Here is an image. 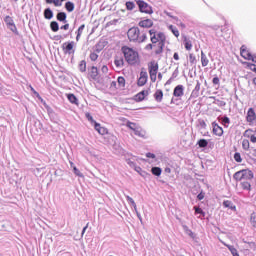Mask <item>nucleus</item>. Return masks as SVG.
<instances>
[{
  "label": "nucleus",
  "mask_w": 256,
  "mask_h": 256,
  "mask_svg": "<svg viewBox=\"0 0 256 256\" xmlns=\"http://www.w3.org/2000/svg\"><path fill=\"white\" fill-rule=\"evenodd\" d=\"M121 50L128 65H137L139 62V52L128 46H123Z\"/></svg>",
  "instance_id": "1"
},
{
  "label": "nucleus",
  "mask_w": 256,
  "mask_h": 256,
  "mask_svg": "<svg viewBox=\"0 0 256 256\" xmlns=\"http://www.w3.org/2000/svg\"><path fill=\"white\" fill-rule=\"evenodd\" d=\"M127 37L129 41H137L138 43H144V41H147V34L142 33L137 27H132L127 32Z\"/></svg>",
  "instance_id": "2"
},
{
  "label": "nucleus",
  "mask_w": 256,
  "mask_h": 256,
  "mask_svg": "<svg viewBox=\"0 0 256 256\" xmlns=\"http://www.w3.org/2000/svg\"><path fill=\"white\" fill-rule=\"evenodd\" d=\"M149 35H150V41L152 44L160 43L162 47L163 43L167 41V37L165 36V33L157 32L155 28L149 30Z\"/></svg>",
  "instance_id": "3"
},
{
  "label": "nucleus",
  "mask_w": 256,
  "mask_h": 256,
  "mask_svg": "<svg viewBox=\"0 0 256 256\" xmlns=\"http://www.w3.org/2000/svg\"><path fill=\"white\" fill-rule=\"evenodd\" d=\"M147 67L150 81L155 83L157 81V74L159 73V62L152 60L148 62Z\"/></svg>",
  "instance_id": "4"
},
{
  "label": "nucleus",
  "mask_w": 256,
  "mask_h": 256,
  "mask_svg": "<svg viewBox=\"0 0 256 256\" xmlns=\"http://www.w3.org/2000/svg\"><path fill=\"white\" fill-rule=\"evenodd\" d=\"M235 181H252L253 172L251 170H240L234 174Z\"/></svg>",
  "instance_id": "5"
},
{
  "label": "nucleus",
  "mask_w": 256,
  "mask_h": 256,
  "mask_svg": "<svg viewBox=\"0 0 256 256\" xmlns=\"http://www.w3.org/2000/svg\"><path fill=\"white\" fill-rule=\"evenodd\" d=\"M240 55L246 61H252V63H256V55L252 54L251 51L247 49L246 45L241 46Z\"/></svg>",
  "instance_id": "6"
},
{
  "label": "nucleus",
  "mask_w": 256,
  "mask_h": 256,
  "mask_svg": "<svg viewBox=\"0 0 256 256\" xmlns=\"http://www.w3.org/2000/svg\"><path fill=\"white\" fill-rule=\"evenodd\" d=\"M141 13H146L147 15H153V8L147 4L143 0H137L136 1Z\"/></svg>",
  "instance_id": "7"
},
{
  "label": "nucleus",
  "mask_w": 256,
  "mask_h": 256,
  "mask_svg": "<svg viewBox=\"0 0 256 256\" xmlns=\"http://www.w3.org/2000/svg\"><path fill=\"white\" fill-rule=\"evenodd\" d=\"M147 81H149V74L147 73L146 69L142 68L140 71V76L137 80V86L145 87V85H147Z\"/></svg>",
  "instance_id": "8"
},
{
  "label": "nucleus",
  "mask_w": 256,
  "mask_h": 256,
  "mask_svg": "<svg viewBox=\"0 0 256 256\" xmlns=\"http://www.w3.org/2000/svg\"><path fill=\"white\" fill-rule=\"evenodd\" d=\"M75 47V42H65L62 45V51L65 55H72V53H75V50L73 49Z\"/></svg>",
  "instance_id": "9"
},
{
  "label": "nucleus",
  "mask_w": 256,
  "mask_h": 256,
  "mask_svg": "<svg viewBox=\"0 0 256 256\" xmlns=\"http://www.w3.org/2000/svg\"><path fill=\"white\" fill-rule=\"evenodd\" d=\"M4 22L6 23V26L12 33H17V26L15 25V21H13V18L11 16H6L4 18Z\"/></svg>",
  "instance_id": "10"
},
{
  "label": "nucleus",
  "mask_w": 256,
  "mask_h": 256,
  "mask_svg": "<svg viewBox=\"0 0 256 256\" xmlns=\"http://www.w3.org/2000/svg\"><path fill=\"white\" fill-rule=\"evenodd\" d=\"M212 133L216 135V137H223V127L219 126L217 122L212 123Z\"/></svg>",
  "instance_id": "11"
},
{
  "label": "nucleus",
  "mask_w": 256,
  "mask_h": 256,
  "mask_svg": "<svg viewBox=\"0 0 256 256\" xmlns=\"http://www.w3.org/2000/svg\"><path fill=\"white\" fill-rule=\"evenodd\" d=\"M145 97H149V90H142L134 96V100L136 103H141V101H145Z\"/></svg>",
  "instance_id": "12"
},
{
  "label": "nucleus",
  "mask_w": 256,
  "mask_h": 256,
  "mask_svg": "<svg viewBox=\"0 0 256 256\" xmlns=\"http://www.w3.org/2000/svg\"><path fill=\"white\" fill-rule=\"evenodd\" d=\"M183 95H185V87L179 84L173 90V97L180 98V97H183Z\"/></svg>",
  "instance_id": "13"
},
{
  "label": "nucleus",
  "mask_w": 256,
  "mask_h": 256,
  "mask_svg": "<svg viewBox=\"0 0 256 256\" xmlns=\"http://www.w3.org/2000/svg\"><path fill=\"white\" fill-rule=\"evenodd\" d=\"M244 137L250 139L251 143H256V131L253 129H247L244 132Z\"/></svg>",
  "instance_id": "14"
},
{
  "label": "nucleus",
  "mask_w": 256,
  "mask_h": 256,
  "mask_svg": "<svg viewBox=\"0 0 256 256\" xmlns=\"http://www.w3.org/2000/svg\"><path fill=\"white\" fill-rule=\"evenodd\" d=\"M89 79H92V81H97L99 79V70L97 67L92 66L89 73H88Z\"/></svg>",
  "instance_id": "15"
},
{
  "label": "nucleus",
  "mask_w": 256,
  "mask_h": 256,
  "mask_svg": "<svg viewBox=\"0 0 256 256\" xmlns=\"http://www.w3.org/2000/svg\"><path fill=\"white\" fill-rule=\"evenodd\" d=\"M255 120H256L255 110L253 108H249L246 115V121L248 123H253V121Z\"/></svg>",
  "instance_id": "16"
},
{
  "label": "nucleus",
  "mask_w": 256,
  "mask_h": 256,
  "mask_svg": "<svg viewBox=\"0 0 256 256\" xmlns=\"http://www.w3.org/2000/svg\"><path fill=\"white\" fill-rule=\"evenodd\" d=\"M138 25H139V27H142L143 29H149V28L153 27V20L144 19V20H141L138 23Z\"/></svg>",
  "instance_id": "17"
},
{
  "label": "nucleus",
  "mask_w": 256,
  "mask_h": 256,
  "mask_svg": "<svg viewBox=\"0 0 256 256\" xmlns=\"http://www.w3.org/2000/svg\"><path fill=\"white\" fill-rule=\"evenodd\" d=\"M94 129H95V131H97V133H99V135H107L109 133L107 128L101 126V124H99V123H95Z\"/></svg>",
  "instance_id": "18"
},
{
  "label": "nucleus",
  "mask_w": 256,
  "mask_h": 256,
  "mask_svg": "<svg viewBox=\"0 0 256 256\" xmlns=\"http://www.w3.org/2000/svg\"><path fill=\"white\" fill-rule=\"evenodd\" d=\"M153 45H154L153 49H154L155 55H161V53H163L165 43H162V46H161L160 43H156V44H153Z\"/></svg>",
  "instance_id": "19"
},
{
  "label": "nucleus",
  "mask_w": 256,
  "mask_h": 256,
  "mask_svg": "<svg viewBox=\"0 0 256 256\" xmlns=\"http://www.w3.org/2000/svg\"><path fill=\"white\" fill-rule=\"evenodd\" d=\"M153 97L157 103H161V101H163V90L157 89Z\"/></svg>",
  "instance_id": "20"
},
{
  "label": "nucleus",
  "mask_w": 256,
  "mask_h": 256,
  "mask_svg": "<svg viewBox=\"0 0 256 256\" xmlns=\"http://www.w3.org/2000/svg\"><path fill=\"white\" fill-rule=\"evenodd\" d=\"M114 65H116L118 69H121V67L125 65V60H123V56H116L114 60Z\"/></svg>",
  "instance_id": "21"
},
{
  "label": "nucleus",
  "mask_w": 256,
  "mask_h": 256,
  "mask_svg": "<svg viewBox=\"0 0 256 256\" xmlns=\"http://www.w3.org/2000/svg\"><path fill=\"white\" fill-rule=\"evenodd\" d=\"M183 43L186 51H191V49H193V42L189 38L185 37Z\"/></svg>",
  "instance_id": "22"
},
{
  "label": "nucleus",
  "mask_w": 256,
  "mask_h": 256,
  "mask_svg": "<svg viewBox=\"0 0 256 256\" xmlns=\"http://www.w3.org/2000/svg\"><path fill=\"white\" fill-rule=\"evenodd\" d=\"M241 187L245 191H251V180H241Z\"/></svg>",
  "instance_id": "23"
},
{
  "label": "nucleus",
  "mask_w": 256,
  "mask_h": 256,
  "mask_svg": "<svg viewBox=\"0 0 256 256\" xmlns=\"http://www.w3.org/2000/svg\"><path fill=\"white\" fill-rule=\"evenodd\" d=\"M201 65L202 67H207L209 65V58L205 55V52H201Z\"/></svg>",
  "instance_id": "24"
},
{
  "label": "nucleus",
  "mask_w": 256,
  "mask_h": 256,
  "mask_svg": "<svg viewBox=\"0 0 256 256\" xmlns=\"http://www.w3.org/2000/svg\"><path fill=\"white\" fill-rule=\"evenodd\" d=\"M67 99L73 105H79V100L77 99V96H75V94H68Z\"/></svg>",
  "instance_id": "25"
},
{
  "label": "nucleus",
  "mask_w": 256,
  "mask_h": 256,
  "mask_svg": "<svg viewBox=\"0 0 256 256\" xmlns=\"http://www.w3.org/2000/svg\"><path fill=\"white\" fill-rule=\"evenodd\" d=\"M65 9L68 13H73L75 11V4L71 1L65 3Z\"/></svg>",
  "instance_id": "26"
},
{
  "label": "nucleus",
  "mask_w": 256,
  "mask_h": 256,
  "mask_svg": "<svg viewBox=\"0 0 256 256\" xmlns=\"http://www.w3.org/2000/svg\"><path fill=\"white\" fill-rule=\"evenodd\" d=\"M56 19H57V21L65 23V21H67V14L65 12H59L56 15Z\"/></svg>",
  "instance_id": "27"
},
{
  "label": "nucleus",
  "mask_w": 256,
  "mask_h": 256,
  "mask_svg": "<svg viewBox=\"0 0 256 256\" xmlns=\"http://www.w3.org/2000/svg\"><path fill=\"white\" fill-rule=\"evenodd\" d=\"M50 29L53 33H57V31H59V23H57V21H52L50 23Z\"/></svg>",
  "instance_id": "28"
},
{
  "label": "nucleus",
  "mask_w": 256,
  "mask_h": 256,
  "mask_svg": "<svg viewBox=\"0 0 256 256\" xmlns=\"http://www.w3.org/2000/svg\"><path fill=\"white\" fill-rule=\"evenodd\" d=\"M79 71H81V73H85L87 71V62L85 60L80 61Z\"/></svg>",
  "instance_id": "29"
},
{
  "label": "nucleus",
  "mask_w": 256,
  "mask_h": 256,
  "mask_svg": "<svg viewBox=\"0 0 256 256\" xmlns=\"http://www.w3.org/2000/svg\"><path fill=\"white\" fill-rule=\"evenodd\" d=\"M45 19H53V11L50 8L44 10Z\"/></svg>",
  "instance_id": "30"
},
{
  "label": "nucleus",
  "mask_w": 256,
  "mask_h": 256,
  "mask_svg": "<svg viewBox=\"0 0 256 256\" xmlns=\"http://www.w3.org/2000/svg\"><path fill=\"white\" fill-rule=\"evenodd\" d=\"M242 149L244 151H249L251 149V144L247 139L242 140Z\"/></svg>",
  "instance_id": "31"
},
{
  "label": "nucleus",
  "mask_w": 256,
  "mask_h": 256,
  "mask_svg": "<svg viewBox=\"0 0 256 256\" xmlns=\"http://www.w3.org/2000/svg\"><path fill=\"white\" fill-rule=\"evenodd\" d=\"M119 89H123L125 87V77L119 76L117 79Z\"/></svg>",
  "instance_id": "32"
},
{
  "label": "nucleus",
  "mask_w": 256,
  "mask_h": 256,
  "mask_svg": "<svg viewBox=\"0 0 256 256\" xmlns=\"http://www.w3.org/2000/svg\"><path fill=\"white\" fill-rule=\"evenodd\" d=\"M85 29V24H82L77 31V35H76V41H79V39H81V35H83V31Z\"/></svg>",
  "instance_id": "33"
},
{
  "label": "nucleus",
  "mask_w": 256,
  "mask_h": 256,
  "mask_svg": "<svg viewBox=\"0 0 256 256\" xmlns=\"http://www.w3.org/2000/svg\"><path fill=\"white\" fill-rule=\"evenodd\" d=\"M223 206L226 207L227 209H235V206L233 205V202H231V200H224Z\"/></svg>",
  "instance_id": "34"
},
{
  "label": "nucleus",
  "mask_w": 256,
  "mask_h": 256,
  "mask_svg": "<svg viewBox=\"0 0 256 256\" xmlns=\"http://www.w3.org/2000/svg\"><path fill=\"white\" fill-rule=\"evenodd\" d=\"M244 65H246V67L250 69V71L256 73V63L253 64L251 62H244Z\"/></svg>",
  "instance_id": "35"
},
{
  "label": "nucleus",
  "mask_w": 256,
  "mask_h": 256,
  "mask_svg": "<svg viewBox=\"0 0 256 256\" xmlns=\"http://www.w3.org/2000/svg\"><path fill=\"white\" fill-rule=\"evenodd\" d=\"M151 172H152V174L155 175L156 177H159V176H161L162 170H161L160 167H153V168L151 169Z\"/></svg>",
  "instance_id": "36"
},
{
  "label": "nucleus",
  "mask_w": 256,
  "mask_h": 256,
  "mask_svg": "<svg viewBox=\"0 0 256 256\" xmlns=\"http://www.w3.org/2000/svg\"><path fill=\"white\" fill-rule=\"evenodd\" d=\"M168 29L173 33L174 37H179V29L177 27L170 25Z\"/></svg>",
  "instance_id": "37"
},
{
  "label": "nucleus",
  "mask_w": 256,
  "mask_h": 256,
  "mask_svg": "<svg viewBox=\"0 0 256 256\" xmlns=\"http://www.w3.org/2000/svg\"><path fill=\"white\" fill-rule=\"evenodd\" d=\"M46 3L48 5L53 4L54 7H61V5H62L61 1H59V0H46Z\"/></svg>",
  "instance_id": "38"
},
{
  "label": "nucleus",
  "mask_w": 256,
  "mask_h": 256,
  "mask_svg": "<svg viewBox=\"0 0 256 256\" xmlns=\"http://www.w3.org/2000/svg\"><path fill=\"white\" fill-rule=\"evenodd\" d=\"M223 245H225V247H227V249H229L230 253H232V255H237L239 252H237V250L235 249V247L229 245V244H226L223 242Z\"/></svg>",
  "instance_id": "39"
},
{
  "label": "nucleus",
  "mask_w": 256,
  "mask_h": 256,
  "mask_svg": "<svg viewBox=\"0 0 256 256\" xmlns=\"http://www.w3.org/2000/svg\"><path fill=\"white\" fill-rule=\"evenodd\" d=\"M197 144L199 147L205 148L209 145V142L205 139H200Z\"/></svg>",
  "instance_id": "40"
},
{
  "label": "nucleus",
  "mask_w": 256,
  "mask_h": 256,
  "mask_svg": "<svg viewBox=\"0 0 256 256\" xmlns=\"http://www.w3.org/2000/svg\"><path fill=\"white\" fill-rule=\"evenodd\" d=\"M85 117H86V119H87L90 123H92V124L95 126V123H97V121H95V119H93V116H91V113L86 112V113H85Z\"/></svg>",
  "instance_id": "41"
},
{
  "label": "nucleus",
  "mask_w": 256,
  "mask_h": 256,
  "mask_svg": "<svg viewBox=\"0 0 256 256\" xmlns=\"http://www.w3.org/2000/svg\"><path fill=\"white\" fill-rule=\"evenodd\" d=\"M189 61L190 65H195V63H197V57H195L194 53L189 54Z\"/></svg>",
  "instance_id": "42"
},
{
  "label": "nucleus",
  "mask_w": 256,
  "mask_h": 256,
  "mask_svg": "<svg viewBox=\"0 0 256 256\" xmlns=\"http://www.w3.org/2000/svg\"><path fill=\"white\" fill-rule=\"evenodd\" d=\"M126 9L127 11H133L135 9V3L131 1L126 2Z\"/></svg>",
  "instance_id": "43"
},
{
  "label": "nucleus",
  "mask_w": 256,
  "mask_h": 256,
  "mask_svg": "<svg viewBox=\"0 0 256 256\" xmlns=\"http://www.w3.org/2000/svg\"><path fill=\"white\" fill-rule=\"evenodd\" d=\"M229 123H231V120L229 119V117L227 116L222 117V125H224V127H229Z\"/></svg>",
  "instance_id": "44"
},
{
  "label": "nucleus",
  "mask_w": 256,
  "mask_h": 256,
  "mask_svg": "<svg viewBox=\"0 0 256 256\" xmlns=\"http://www.w3.org/2000/svg\"><path fill=\"white\" fill-rule=\"evenodd\" d=\"M249 157H250V159H256V147L255 148L252 147L249 150Z\"/></svg>",
  "instance_id": "45"
},
{
  "label": "nucleus",
  "mask_w": 256,
  "mask_h": 256,
  "mask_svg": "<svg viewBox=\"0 0 256 256\" xmlns=\"http://www.w3.org/2000/svg\"><path fill=\"white\" fill-rule=\"evenodd\" d=\"M194 211L197 215H202L203 217H205V212L203 211V209H201L197 206H194Z\"/></svg>",
  "instance_id": "46"
},
{
  "label": "nucleus",
  "mask_w": 256,
  "mask_h": 256,
  "mask_svg": "<svg viewBox=\"0 0 256 256\" xmlns=\"http://www.w3.org/2000/svg\"><path fill=\"white\" fill-rule=\"evenodd\" d=\"M234 160L236 161V163H241V161H243V158H241V153L236 152L234 154Z\"/></svg>",
  "instance_id": "47"
},
{
  "label": "nucleus",
  "mask_w": 256,
  "mask_h": 256,
  "mask_svg": "<svg viewBox=\"0 0 256 256\" xmlns=\"http://www.w3.org/2000/svg\"><path fill=\"white\" fill-rule=\"evenodd\" d=\"M250 223H251V225L256 227V213H252L251 214V216H250Z\"/></svg>",
  "instance_id": "48"
},
{
  "label": "nucleus",
  "mask_w": 256,
  "mask_h": 256,
  "mask_svg": "<svg viewBox=\"0 0 256 256\" xmlns=\"http://www.w3.org/2000/svg\"><path fill=\"white\" fill-rule=\"evenodd\" d=\"M126 126L132 131H135V129H137V124L133 122H127Z\"/></svg>",
  "instance_id": "49"
},
{
  "label": "nucleus",
  "mask_w": 256,
  "mask_h": 256,
  "mask_svg": "<svg viewBox=\"0 0 256 256\" xmlns=\"http://www.w3.org/2000/svg\"><path fill=\"white\" fill-rule=\"evenodd\" d=\"M127 201L134 207V209H137V204L135 203V200L131 198L130 196H126Z\"/></svg>",
  "instance_id": "50"
},
{
  "label": "nucleus",
  "mask_w": 256,
  "mask_h": 256,
  "mask_svg": "<svg viewBox=\"0 0 256 256\" xmlns=\"http://www.w3.org/2000/svg\"><path fill=\"white\" fill-rule=\"evenodd\" d=\"M90 59H91V61H97V59H99V55H97V53H95V52H92L90 54Z\"/></svg>",
  "instance_id": "51"
},
{
  "label": "nucleus",
  "mask_w": 256,
  "mask_h": 256,
  "mask_svg": "<svg viewBox=\"0 0 256 256\" xmlns=\"http://www.w3.org/2000/svg\"><path fill=\"white\" fill-rule=\"evenodd\" d=\"M197 199H198V201H203V199H205V194L203 192L199 193L197 195Z\"/></svg>",
  "instance_id": "52"
},
{
  "label": "nucleus",
  "mask_w": 256,
  "mask_h": 256,
  "mask_svg": "<svg viewBox=\"0 0 256 256\" xmlns=\"http://www.w3.org/2000/svg\"><path fill=\"white\" fill-rule=\"evenodd\" d=\"M63 31H69V23H66L60 27Z\"/></svg>",
  "instance_id": "53"
},
{
  "label": "nucleus",
  "mask_w": 256,
  "mask_h": 256,
  "mask_svg": "<svg viewBox=\"0 0 256 256\" xmlns=\"http://www.w3.org/2000/svg\"><path fill=\"white\" fill-rule=\"evenodd\" d=\"M194 91H197V93H199V91H201V83L200 82H197V84L194 88Z\"/></svg>",
  "instance_id": "54"
},
{
  "label": "nucleus",
  "mask_w": 256,
  "mask_h": 256,
  "mask_svg": "<svg viewBox=\"0 0 256 256\" xmlns=\"http://www.w3.org/2000/svg\"><path fill=\"white\" fill-rule=\"evenodd\" d=\"M73 171L75 173V175H77L78 177H81V172L79 171V169H77V167H73Z\"/></svg>",
  "instance_id": "55"
},
{
  "label": "nucleus",
  "mask_w": 256,
  "mask_h": 256,
  "mask_svg": "<svg viewBox=\"0 0 256 256\" xmlns=\"http://www.w3.org/2000/svg\"><path fill=\"white\" fill-rule=\"evenodd\" d=\"M153 47H154L153 43L152 44H147L145 49H146V51H151V50H153Z\"/></svg>",
  "instance_id": "56"
},
{
  "label": "nucleus",
  "mask_w": 256,
  "mask_h": 256,
  "mask_svg": "<svg viewBox=\"0 0 256 256\" xmlns=\"http://www.w3.org/2000/svg\"><path fill=\"white\" fill-rule=\"evenodd\" d=\"M146 157L148 159H155V154L148 152V153H146Z\"/></svg>",
  "instance_id": "57"
},
{
  "label": "nucleus",
  "mask_w": 256,
  "mask_h": 256,
  "mask_svg": "<svg viewBox=\"0 0 256 256\" xmlns=\"http://www.w3.org/2000/svg\"><path fill=\"white\" fill-rule=\"evenodd\" d=\"M212 83L213 85H219V77H214Z\"/></svg>",
  "instance_id": "58"
},
{
  "label": "nucleus",
  "mask_w": 256,
  "mask_h": 256,
  "mask_svg": "<svg viewBox=\"0 0 256 256\" xmlns=\"http://www.w3.org/2000/svg\"><path fill=\"white\" fill-rule=\"evenodd\" d=\"M110 88L111 89H117V82L116 81H112L110 84Z\"/></svg>",
  "instance_id": "59"
},
{
  "label": "nucleus",
  "mask_w": 256,
  "mask_h": 256,
  "mask_svg": "<svg viewBox=\"0 0 256 256\" xmlns=\"http://www.w3.org/2000/svg\"><path fill=\"white\" fill-rule=\"evenodd\" d=\"M101 71H102V73H108L109 68L106 65H104V66H102Z\"/></svg>",
  "instance_id": "60"
},
{
  "label": "nucleus",
  "mask_w": 256,
  "mask_h": 256,
  "mask_svg": "<svg viewBox=\"0 0 256 256\" xmlns=\"http://www.w3.org/2000/svg\"><path fill=\"white\" fill-rule=\"evenodd\" d=\"M200 127H202V129H205L207 127V123L205 122V120L200 121Z\"/></svg>",
  "instance_id": "61"
},
{
  "label": "nucleus",
  "mask_w": 256,
  "mask_h": 256,
  "mask_svg": "<svg viewBox=\"0 0 256 256\" xmlns=\"http://www.w3.org/2000/svg\"><path fill=\"white\" fill-rule=\"evenodd\" d=\"M173 59L175 61H179V53L175 52L174 55H173Z\"/></svg>",
  "instance_id": "62"
},
{
  "label": "nucleus",
  "mask_w": 256,
  "mask_h": 256,
  "mask_svg": "<svg viewBox=\"0 0 256 256\" xmlns=\"http://www.w3.org/2000/svg\"><path fill=\"white\" fill-rule=\"evenodd\" d=\"M133 131L135 132V135H141V130H139V128H135Z\"/></svg>",
  "instance_id": "63"
},
{
  "label": "nucleus",
  "mask_w": 256,
  "mask_h": 256,
  "mask_svg": "<svg viewBox=\"0 0 256 256\" xmlns=\"http://www.w3.org/2000/svg\"><path fill=\"white\" fill-rule=\"evenodd\" d=\"M36 97L41 98V96L39 95V92H37L36 90H34V92H32Z\"/></svg>",
  "instance_id": "64"
}]
</instances>
